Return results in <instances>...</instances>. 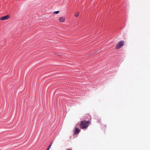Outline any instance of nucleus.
Wrapping results in <instances>:
<instances>
[{
  "instance_id": "nucleus-2",
  "label": "nucleus",
  "mask_w": 150,
  "mask_h": 150,
  "mask_svg": "<svg viewBox=\"0 0 150 150\" xmlns=\"http://www.w3.org/2000/svg\"><path fill=\"white\" fill-rule=\"evenodd\" d=\"M125 42L123 41L119 42L116 45L115 47L116 49H118L122 47L124 45Z\"/></svg>"
},
{
  "instance_id": "nucleus-7",
  "label": "nucleus",
  "mask_w": 150,
  "mask_h": 150,
  "mask_svg": "<svg viewBox=\"0 0 150 150\" xmlns=\"http://www.w3.org/2000/svg\"><path fill=\"white\" fill-rule=\"evenodd\" d=\"M59 12V11H55L53 12V13H55L56 14H58Z\"/></svg>"
},
{
  "instance_id": "nucleus-5",
  "label": "nucleus",
  "mask_w": 150,
  "mask_h": 150,
  "mask_svg": "<svg viewBox=\"0 0 150 150\" xmlns=\"http://www.w3.org/2000/svg\"><path fill=\"white\" fill-rule=\"evenodd\" d=\"M80 132L79 129L77 128H75V130L74 131V133L75 134H78Z\"/></svg>"
},
{
  "instance_id": "nucleus-3",
  "label": "nucleus",
  "mask_w": 150,
  "mask_h": 150,
  "mask_svg": "<svg viewBox=\"0 0 150 150\" xmlns=\"http://www.w3.org/2000/svg\"><path fill=\"white\" fill-rule=\"evenodd\" d=\"M9 18L10 16L9 15H7L1 17L0 19L2 20H5L8 19Z\"/></svg>"
},
{
  "instance_id": "nucleus-9",
  "label": "nucleus",
  "mask_w": 150,
  "mask_h": 150,
  "mask_svg": "<svg viewBox=\"0 0 150 150\" xmlns=\"http://www.w3.org/2000/svg\"><path fill=\"white\" fill-rule=\"evenodd\" d=\"M52 143H53V142H52L50 145H51V146Z\"/></svg>"
},
{
  "instance_id": "nucleus-10",
  "label": "nucleus",
  "mask_w": 150,
  "mask_h": 150,
  "mask_svg": "<svg viewBox=\"0 0 150 150\" xmlns=\"http://www.w3.org/2000/svg\"><path fill=\"white\" fill-rule=\"evenodd\" d=\"M67 150H72L71 149H67Z\"/></svg>"
},
{
  "instance_id": "nucleus-4",
  "label": "nucleus",
  "mask_w": 150,
  "mask_h": 150,
  "mask_svg": "<svg viewBox=\"0 0 150 150\" xmlns=\"http://www.w3.org/2000/svg\"><path fill=\"white\" fill-rule=\"evenodd\" d=\"M65 17H61L59 18V21L61 22H64L65 20Z\"/></svg>"
},
{
  "instance_id": "nucleus-8",
  "label": "nucleus",
  "mask_w": 150,
  "mask_h": 150,
  "mask_svg": "<svg viewBox=\"0 0 150 150\" xmlns=\"http://www.w3.org/2000/svg\"><path fill=\"white\" fill-rule=\"evenodd\" d=\"M51 147V145H49V146L48 147V148H47L46 150H49Z\"/></svg>"
},
{
  "instance_id": "nucleus-6",
  "label": "nucleus",
  "mask_w": 150,
  "mask_h": 150,
  "mask_svg": "<svg viewBox=\"0 0 150 150\" xmlns=\"http://www.w3.org/2000/svg\"><path fill=\"white\" fill-rule=\"evenodd\" d=\"M79 13L78 12H76V13L75 14V16L76 17H77L79 16Z\"/></svg>"
},
{
  "instance_id": "nucleus-1",
  "label": "nucleus",
  "mask_w": 150,
  "mask_h": 150,
  "mask_svg": "<svg viewBox=\"0 0 150 150\" xmlns=\"http://www.w3.org/2000/svg\"><path fill=\"white\" fill-rule=\"evenodd\" d=\"M90 123L89 121H83L81 122L80 124V127L82 129L86 128L88 126L89 124Z\"/></svg>"
}]
</instances>
